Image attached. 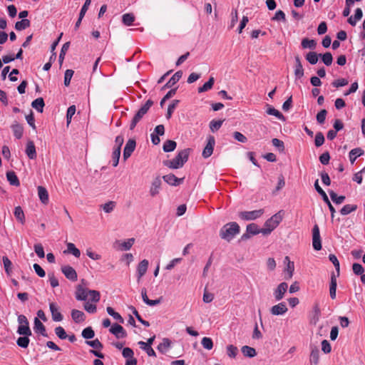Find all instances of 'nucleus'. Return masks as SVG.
<instances>
[{"label":"nucleus","instance_id":"1","mask_svg":"<svg viewBox=\"0 0 365 365\" xmlns=\"http://www.w3.org/2000/svg\"><path fill=\"white\" fill-rule=\"evenodd\" d=\"M190 150V148L180 150L173 160L163 161V165L171 169L182 168L187 161Z\"/></svg>","mask_w":365,"mask_h":365},{"label":"nucleus","instance_id":"2","mask_svg":"<svg viewBox=\"0 0 365 365\" xmlns=\"http://www.w3.org/2000/svg\"><path fill=\"white\" fill-rule=\"evenodd\" d=\"M240 226L235 222L225 224L220 230V236L222 239L230 242L240 232Z\"/></svg>","mask_w":365,"mask_h":365},{"label":"nucleus","instance_id":"3","mask_svg":"<svg viewBox=\"0 0 365 365\" xmlns=\"http://www.w3.org/2000/svg\"><path fill=\"white\" fill-rule=\"evenodd\" d=\"M284 215V211L281 210L264 222L262 234L264 235H269L282 222Z\"/></svg>","mask_w":365,"mask_h":365},{"label":"nucleus","instance_id":"4","mask_svg":"<svg viewBox=\"0 0 365 365\" xmlns=\"http://www.w3.org/2000/svg\"><path fill=\"white\" fill-rule=\"evenodd\" d=\"M153 105V101L150 99L148 100L137 111L131 120L130 129L133 130L136 126L138 123L148 113V110Z\"/></svg>","mask_w":365,"mask_h":365},{"label":"nucleus","instance_id":"5","mask_svg":"<svg viewBox=\"0 0 365 365\" xmlns=\"http://www.w3.org/2000/svg\"><path fill=\"white\" fill-rule=\"evenodd\" d=\"M314 187L317 192L322 197L323 200L327 204L329 209L331 212V219L334 217V213L336 212V210L331 203L330 202L326 192L323 190V189L319 186V180H317L314 182Z\"/></svg>","mask_w":365,"mask_h":365},{"label":"nucleus","instance_id":"6","mask_svg":"<svg viewBox=\"0 0 365 365\" xmlns=\"http://www.w3.org/2000/svg\"><path fill=\"white\" fill-rule=\"evenodd\" d=\"M264 214V210L259 209L253 211H244L240 213L241 219L245 220H254L260 217Z\"/></svg>","mask_w":365,"mask_h":365},{"label":"nucleus","instance_id":"7","mask_svg":"<svg viewBox=\"0 0 365 365\" xmlns=\"http://www.w3.org/2000/svg\"><path fill=\"white\" fill-rule=\"evenodd\" d=\"M312 246L317 251L322 249L319 227L317 225H315L312 229Z\"/></svg>","mask_w":365,"mask_h":365},{"label":"nucleus","instance_id":"8","mask_svg":"<svg viewBox=\"0 0 365 365\" xmlns=\"http://www.w3.org/2000/svg\"><path fill=\"white\" fill-rule=\"evenodd\" d=\"M215 144V138L212 135H210L207 138V143L205 145V147L204 148L202 153V157L204 158H207L210 156H211V155L213 153Z\"/></svg>","mask_w":365,"mask_h":365},{"label":"nucleus","instance_id":"9","mask_svg":"<svg viewBox=\"0 0 365 365\" xmlns=\"http://www.w3.org/2000/svg\"><path fill=\"white\" fill-rule=\"evenodd\" d=\"M136 142L134 139H129L123 150V160L125 161L130 157L133 152L135 150Z\"/></svg>","mask_w":365,"mask_h":365},{"label":"nucleus","instance_id":"10","mask_svg":"<svg viewBox=\"0 0 365 365\" xmlns=\"http://www.w3.org/2000/svg\"><path fill=\"white\" fill-rule=\"evenodd\" d=\"M61 271L65 277L73 282H75L78 279V275L76 270L69 265H65L61 267Z\"/></svg>","mask_w":365,"mask_h":365},{"label":"nucleus","instance_id":"11","mask_svg":"<svg viewBox=\"0 0 365 365\" xmlns=\"http://www.w3.org/2000/svg\"><path fill=\"white\" fill-rule=\"evenodd\" d=\"M287 311L288 308L284 302H280L276 305H274L270 309V313L274 316L283 315Z\"/></svg>","mask_w":365,"mask_h":365},{"label":"nucleus","instance_id":"12","mask_svg":"<svg viewBox=\"0 0 365 365\" xmlns=\"http://www.w3.org/2000/svg\"><path fill=\"white\" fill-rule=\"evenodd\" d=\"M288 288V284L286 282L280 283L274 291V297L277 301L281 300Z\"/></svg>","mask_w":365,"mask_h":365},{"label":"nucleus","instance_id":"13","mask_svg":"<svg viewBox=\"0 0 365 365\" xmlns=\"http://www.w3.org/2000/svg\"><path fill=\"white\" fill-rule=\"evenodd\" d=\"M162 181L159 176L154 178L150 187V195L152 197H155L159 194L161 187Z\"/></svg>","mask_w":365,"mask_h":365},{"label":"nucleus","instance_id":"14","mask_svg":"<svg viewBox=\"0 0 365 365\" xmlns=\"http://www.w3.org/2000/svg\"><path fill=\"white\" fill-rule=\"evenodd\" d=\"M109 331L111 334L115 335L117 339L124 338L127 336L126 331L123 327L118 324H113Z\"/></svg>","mask_w":365,"mask_h":365},{"label":"nucleus","instance_id":"15","mask_svg":"<svg viewBox=\"0 0 365 365\" xmlns=\"http://www.w3.org/2000/svg\"><path fill=\"white\" fill-rule=\"evenodd\" d=\"M148 260L143 259L137 267V277L138 282H140L141 277L144 276L148 270Z\"/></svg>","mask_w":365,"mask_h":365},{"label":"nucleus","instance_id":"16","mask_svg":"<svg viewBox=\"0 0 365 365\" xmlns=\"http://www.w3.org/2000/svg\"><path fill=\"white\" fill-rule=\"evenodd\" d=\"M163 179L168 184L173 185V186H177V185L182 183L183 180H184V178H178L175 175L171 174V173L164 175L163 177Z\"/></svg>","mask_w":365,"mask_h":365},{"label":"nucleus","instance_id":"17","mask_svg":"<svg viewBox=\"0 0 365 365\" xmlns=\"http://www.w3.org/2000/svg\"><path fill=\"white\" fill-rule=\"evenodd\" d=\"M49 309L53 321L61 322L63 320V316L61 312H58V307L55 303H50Z\"/></svg>","mask_w":365,"mask_h":365},{"label":"nucleus","instance_id":"18","mask_svg":"<svg viewBox=\"0 0 365 365\" xmlns=\"http://www.w3.org/2000/svg\"><path fill=\"white\" fill-rule=\"evenodd\" d=\"M295 66H294V75L296 78H301L304 76V68L301 63V59L299 56L294 57Z\"/></svg>","mask_w":365,"mask_h":365},{"label":"nucleus","instance_id":"19","mask_svg":"<svg viewBox=\"0 0 365 365\" xmlns=\"http://www.w3.org/2000/svg\"><path fill=\"white\" fill-rule=\"evenodd\" d=\"M26 153L31 160L36 158V147L33 141L29 140L26 144Z\"/></svg>","mask_w":365,"mask_h":365},{"label":"nucleus","instance_id":"20","mask_svg":"<svg viewBox=\"0 0 365 365\" xmlns=\"http://www.w3.org/2000/svg\"><path fill=\"white\" fill-rule=\"evenodd\" d=\"M88 291L86 289L83 288L81 285H78L77 287V289L76 292V298L79 301H85L87 299L88 296L89 295Z\"/></svg>","mask_w":365,"mask_h":365},{"label":"nucleus","instance_id":"21","mask_svg":"<svg viewBox=\"0 0 365 365\" xmlns=\"http://www.w3.org/2000/svg\"><path fill=\"white\" fill-rule=\"evenodd\" d=\"M34 329L36 333H40L42 336H47V333L46 331L45 326L37 317H35V319H34Z\"/></svg>","mask_w":365,"mask_h":365},{"label":"nucleus","instance_id":"22","mask_svg":"<svg viewBox=\"0 0 365 365\" xmlns=\"http://www.w3.org/2000/svg\"><path fill=\"white\" fill-rule=\"evenodd\" d=\"M71 317H72V319L76 323H78V324L85 321V319H86L85 314L82 311H80L78 309H73L71 311Z\"/></svg>","mask_w":365,"mask_h":365},{"label":"nucleus","instance_id":"23","mask_svg":"<svg viewBox=\"0 0 365 365\" xmlns=\"http://www.w3.org/2000/svg\"><path fill=\"white\" fill-rule=\"evenodd\" d=\"M11 129L13 130L14 136L17 139L21 138L22 136H23V133H24V128H23V126L21 125H20L18 122L15 121L11 125Z\"/></svg>","mask_w":365,"mask_h":365},{"label":"nucleus","instance_id":"24","mask_svg":"<svg viewBox=\"0 0 365 365\" xmlns=\"http://www.w3.org/2000/svg\"><path fill=\"white\" fill-rule=\"evenodd\" d=\"M38 195L41 202L46 205L48 202V193L47 190L43 186L38 187Z\"/></svg>","mask_w":365,"mask_h":365},{"label":"nucleus","instance_id":"25","mask_svg":"<svg viewBox=\"0 0 365 365\" xmlns=\"http://www.w3.org/2000/svg\"><path fill=\"white\" fill-rule=\"evenodd\" d=\"M182 76V71H177L167 82V83L164 86L163 88H171L173 87L179 80L181 78Z\"/></svg>","mask_w":365,"mask_h":365},{"label":"nucleus","instance_id":"26","mask_svg":"<svg viewBox=\"0 0 365 365\" xmlns=\"http://www.w3.org/2000/svg\"><path fill=\"white\" fill-rule=\"evenodd\" d=\"M362 155H364V150L361 148L352 149L349 153V157L351 163L354 164L356 159L358 157L361 156Z\"/></svg>","mask_w":365,"mask_h":365},{"label":"nucleus","instance_id":"27","mask_svg":"<svg viewBox=\"0 0 365 365\" xmlns=\"http://www.w3.org/2000/svg\"><path fill=\"white\" fill-rule=\"evenodd\" d=\"M336 279L334 274H332L331 277V282H330V286H329V294L330 297L332 299H334L336 298Z\"/></svg>","mask_w":365,"mask_h":365},{"label":"nucleus","instance_id":"28","mask_svg":"<svg viewBox=\"0 0 365 365\" xmlns=\"http://www.w3.org/2000/svg\"><path fill=\"white\" fill-rule=\"evenodd\" d=\"M241 351L242 354L246 357L252 358L257 355L256 350L254 348L247 345L243 346L241 349Z\"/></svg>","mask_w":365,"mask_h":365},{"label":"nucleus","instance_id":"29","mask_svg":"<svg viewBox=\"0 0 365 365\" xmlns=\"http://www.w3.org/2000/svg\"><path fill=\"white\" fill-rule=\"evenodd\" d=\"M6 178L10 185L19 186L20 185L18 177L14 171H9L6 173Z\"/></svg>","mask_w":365,"mask_h":365},{"label":"nucleus","instance_id":"30","mask_svg":"<svg viewBox=\"0 0 365 365\" xmlns=\"http://www.w3.org/2000/svg\"><path fill=\"white\" fill-rule=\"evenodd\" d=\"M302 47L303 48H310L314 49L317 46V41L314 39H309L307 38H304L302 39L301 42Z\"/></svg>","mask_w":365,"mask_h":365},{"label":"nucleus","instance_id":"31","mask_svg":"<svg viewBox=\"0 0 365 365\" xmlns=\"http://www.w3.org/2000/svg\"><path fill=\"white\" fill-rule=\"evenodd\" d=\"M214 83L215 78L213 77H210L206 83L198 88V93H203L210 90L212 88Z\"/></svg>","mask_w":365,"mask_h":365},{"label":"nucleus","instance_id":"32","mask_svg":"<svg viewBox=\"0 0 365 365\" xmlns=\"http://www.w3.org/2000/svg\"><path fill=\"white\" fill-rule=\"evenodd\" d=\"M45 106L43 98H38L31 103V106L37 110V111L42 113Z\"/></svg>","mask_w":365,"mask_h":365},{"label":"nucleus","instance_id":"33","mask_svg":"<svg viewBox=\"0 0 365 365\" xmlns=\"http://www.w3.org/2000/svg\"><path fill=\"white\" fill-rule=\"evenodd\" d=\"M319 57L320 56L315 51H310L307 53L305 58L310 64L315 65L318 62Z\"/></svg>","mask_w":365,"mask_h":365},{"label":"nucleus","instance_id":"34","mask_svg":"<svg viewBox=\"0 0 365 365\" xmlns=\"http://www.w3.org/2000/svg\"><path fill=\"white\" fill-rule=\"evenodd\" d=\"M138 344L140 345V347L143 349L148 356H155L156 354L153 349L151 347V346L148 345V344H145L144 341H140L138 342Z\"/></svg>","mask_w":365,"mask_h":365},{"label":"nucleus","instance_id":"35","mask_svg":"<svg viewBox=\"0 0 365 365\" xmlns=\"http://www.w3.org/2000/svg\"><path fill=\"white\" fill-rule=\"evenodd\" d=\"M31 22L29 19H21L15 24V29L17 31H22L29 27Z\"/></svg>","mask_w":365,"mask_h":365},{"label":"nucleus","instance_id":"36","mask_svg":"<svg viewBox=\"0 0 365 365\" xmlns=\"http://www.w3.org/2000/svg\"><path fill=\"white\" fill-rule=\"evenodd\" d=\"M17 333L21 336H31L32 334L29 325H19Z\"/></svg>","mask_w":365,"mask_h":365},{"label":"nucleus","instance_id":"37","mask_svg":"<svg viewBox=\"0 0 365 365\" xmlns=\"http://www.w3.org/2000/svg\"><path fill=\"white\" fill-rule=\"evenodd\" d=\"M171 345V341L168 338H164L163 339V342L160 343L158 346V350L164 354L166 352V350Z\"/></svg>","mask_w":365,"mask_h":365},{"label":"nucleus","instance_id":"38","mask_svg":"<svg viewBox=\"0 0 365 365\" xmlns=\"http://www.w3.org/2000/svg\"><path fill=\"white\" fill-rule=\"evenodd\" d=\"M263 228L259 229L257 225L255 223H251L247 226V232L250 233L251 235H255L259 233L262 234Z\"/></svg>","mask_w":365,"mask_h":365},{"label":"nucleus","instance_id":"39","mask_svg":"<svg viewBox=\"0 0 365 365\" xmlns=\"http://www.w3.org/2000/svg\"><path fill=\"white\" fill-rule=\"evenodd\" d=\"M176 145L177 144L175 141L172 140H168L164 143L163 149L166 153L171 152L175 149Z\"/></svg>","mask_w":365,"mask_h":365},{"label":"nucleus","instance_id":"40","mask_svg":"<svg viewBox=\"0 0 365 365\" xmlns=\"http://www.w3.org/2000/svg\"><path fill=\"white\" fill-rule=\"evenodd\" d=\"M356 209H357V205H356L347 204V205H345L341 209L340 213L342 215H349V213H351L352 212H354Z\"/></svg>","mask_w":365,"mask_h":365},{"label":"nucleus","instance_id":"41","mask_svg":"<svg viewBox=\"0 0 365 365\" xmlns=\"http://www.w3.org/2000/svg\"><path fill=\"white\" fill-rule=\"evenodd\" d=\"M309 360L311 364L315 365L318 364L319 361V351L317 348L312 349Z\"/></svg>","mask_w":365,"mask_h":365},{"label":"nucleus","instance_id":"42","mask_svg":"<svg viewBox=\"0 0 365 365\" xmlns=\"http://www.w3.org/2000/svg\"><path fill=\"white\" fill-rule=\"evenodd\" d=\"M14 216L21 224L24 223V222H25L24 213L20 206L15 207Z\"/></svg>","mask_w":365,"mask_h":365},{"label":"nucleus","instance_id":"43","mask_svg":"<svg viewBox=\"0 0 365 365\" xmlns=\"http://www.w3.org/2000/svg\"><path fill=\"white\" fill-rule=\"evenodd\" d=\"M29 336H20L16 340V344L21 348H27L29 344Z\"/></svg>","mask_w":365,"mask_h":365},{"label":"nucleus","instance_id":"44","mask_svg":"<svg viewBox=\"0 0 365 365\" xmlns=\"http://www.w3.org/2000/svg\"><path fill=\"white\" fill-rule=\"evenodd\" d=\"M319 56L322 58L323 63L326 66H329L331 65L332 61H333V57L330 52H326L324 54L319 53Z\"/></svg>","mask_w":365,"mask_h":365},{"label":"nucleus","instance_id":"45","mask_svg":"<svg viewBox=\"0 0 365 365\" xmlns=\"http://www.w3.org/2000/svg\"><path fill=\"white\" fill-rule=\"evenodd\" d=\"M70 47V42L68 41V42H66L62 48H61V53L59 54V57H58V61H59V63L60 65H61L63 63V61L64 60V58H65V55L67 52V51L68 50Z\"/></svg>","mask_w":365,"mask_h":365},{"label":"nucleus","instance_id":"46","mask_svg":"<svg viewBox=\"0 0 365 365\" xmlns=\"http://www.w3.org/2000/svg\"><path fill=\"white\" fill-rule=\"evenodd\" d=\"M135 21L133 14H125L122 16V21L125 26H131Z\"/></svg>","mask_w":365,"mask_h":365},{"label":"nucleus","instance_id":"47","mask_svg":"<svg viewBox=\"0 0 365 365\" xmlns=\"http://www.w3.org/2000/svg\"><path fill=\"white\" fill-rule=\"evenodd\" d=\"M329 195L332 201L336 204H341L345 200V196H338L337 194L333 190L329 191Z\"/></svg>","mask_w":365,"mask_h":365},{"label":"nucleus","instance_id":"48","mask_svg":"<svg viewBox=\"0 0 365 365\" xmlns=\"http://www.w3.org/2000/svg\"><path fill=\"white\" fill-rule=\"evenodd\" d=\"M82 336L86 339H90L94 337L95 332L92 327H88L85 328L81 333Z\"/></svg>","mask_w":365,"mask_h":365},{"label":"nucleus","instance_id":"49","mask_svg":"<svg viewBox=\"0 0 365 365\" xmlns=\"http://www.w3.org/2000/svg\"><path fill=\"white\" fill-rule=\"evenodd\" d=\"M267 113L268 115H274L279 120H284V115L277 109L272 106H269L267 110Z\"/></svg>","mask_w":365,"mask_h":365},{"label":"nucleus","instance_id":"50","mask_svg":"<svg viewBox=\"0 0 365 365\" xmlns=\"http://www.w3.org/2000/svg\"><path fill=\"white\" fill-rule=\"evenodd\" d=\"M67 250L69 253H71L76 257H79L81 255L80 250L76 247L74 244L71 242L67 244Z\"/></svg>","mask_w":365,"mask_h":365},{"label":"nucleus","instance_id":"51","mask_svg":"<svg viewBox=\"0 0 365 365\" xmlns=\"http://www.w3.org/2000/svg\"><path fill=\"white\" fill-rule=\"evenodd\" d=\"M224 120H212L210 123V130L214 133L217 130H218L220 127L222 126Z\"/></svg>","mask_w":365,"mask_h":365},{"label":"nucleus","instance_id":"52","mask_svg":"<svg viewBox=\"0 0 365 365\" xmlns=\"http://www.w3.org/2000/svg\"><path fill=\"white\" fill-rule=\"evenodd\" d=\"M272 145L280 152L283 153L284 151V142L278 138H273L272 140Z\"/></svg>","mask_w":365,"mask_h":365},{"label":"nucleus","instance_id":"53","mask_svg":"<svg viewBox=\"0 0 365 365\" xmlns=\"http://www.w3.org/2000/svg\"><path fill=\"white\" fill-rule=\"evenodd\" d=\"M238 353V349L234 345H228L227 346V354L230 358H235Z\"/></svg>","mask_w":365,"mask_h":365},{"label":"nucleus","instance_id":"54","mask_svg":"<svg viewBox=\"0 0 365 365\" xmlns=\"http://www.w3.org/2000/svg\"><path fill=\"white\" fill-rule=\"evenodd\" d=\"M2 260H3L5 272H6L7 274H10L11 272V265H12L11 260L6 256H4L2 258Z\"/></svg>","mask_w":365,"mask_h":365},{"label":"nucleus","instance_id":"55","mask_svg":"<svg viewBox=\"0 0 365 365\" xmlns=\"http://www.w3.org/2000/svg\"><path fill=\"white\" fill-rule=\"evenodd\" d=\"M179 102L180 101L178 100H174V101H173L172 103H170L168 106L167 114H166V118L168 119H170L171 118V115H172L175 107L179 103Z\"/></svg>","mask_w":365,"mask_h":365},{"label":"nucleus","instance_id":"56","mask_svg":"<svg viewBox=\"0 0 365 365\" xmlns=\"http://www.w3.org/2000/svg\"><path fill=\"white\" fill-rule=\"evenodd\" d=\"M329 259L332 262V264H334L335 269H336V271L337 272V275L339 276V268H340V264H339V262L337 259V257L333 255V254H330L329 255Z\"/></svg>","mask_w":365,"mask_h":365},{"label":"nucleus","instance_id":"57","mask_svg":"<svg viewBox=\"0 0 365 365\" xmlns=\"http://www.w3.org/2000/svg\"><path fill=\"white\" fill-rule=\"evenodd\" d=\"M115 207V202L114 201H109L102 205L103 210L106 213L111 212Z\"/></svg>","mask_w":365,"mask_h":365},{"label":"nucleus","instance_id":"58","mask_svg":"<svg viewBox=\"0 0 365 365\" xmlns=\"http://www.w3.org/2000/svg\"><path fill=\"white\" fill-rule=\"evenodd\" d=\"M202 346L208 350H210L213 347L212 340L209 337H203L201 341Z\"/></svg>","mask_w":365,"mask_h":365},{"label":"nucleus","instance_id":"59","mask_svg":"<svg viewBox=\"0 0 365 365\" xmlns=\"http://www.w3.org/2000/svg\"><path fill=\"white\" fill-rule=\"evenodd\" d=\"M324 143V136L322 132L317 133L314 139V144L317 147L322 145Z\"/></svg>","mask_w":365,"mask_h":365},{"label":"nucleus","instance_id":"60","mask_svg":"<svg viewBox=\"0 0 365 365\" xmlns=\"http://www.w3.org/2000/svg\"><path fill=\"white\" fill-rule=\"evenodd\" d=\"M73 73H74V71L71 69H67L65 71L64 85L66 86H68L70 85L71 80V78H72Z\"/></svg>","mask_w":365,"mask_h":365},{"label":"nucleus","instance_id":"61","mask_svg":"<svg viewBox=\"0 0 365 365\" xmlns=\"http://www.w3.org/2000/svg\"><path fill=\"white\" fill-rule=\"evenodd\" d=\"M135 239L134 238H130L127 241H125L120 244V247L122 250H129L133 245L134 244Z\"/></svg>","mask_w":365,"mask_h":365},{"label":"nucleus","instance_id":"62","mask_svg":"<svg viewBox=\"0 0 365 365\" xmlns=\"http://www.w3.org/2000/svg\"><path fill=\"white\" fill-rule=\"evenodd\" d=\"M55 334L61 339H66L68 336L64 329L60 326L55 328Z\"/></svg>","mask_w":365,"mask_h":365},{"label":"nucleus","instance_id":"63","mask_svg":"<svg viewBox=\"0 0 365 365\" xmlns=\"http://www.w3.org/2000/svg\"><path fill=\"white\" fill-rule=\"evenodd\" d=\"M327 113V111L325 109H322L317 113L316 118L319 124H323L325 122Z\"/></svg>","mask_w":365,"mask_h":365},{"label":"nucleus","instance_id":"64","mask_svg":"<svg viewBox=\"0 0 365 365\" xmlns=\"http://www.w3.org/2000/svg\"><path fill=\"white\" fill-rule=\"evenodd\" d=\"M352 269L354 273L356 275L361 276L362 274H364L363 273L364 272V269L362 267V265L359 263H354L352 265Z\"/></svg>","mask_w":365,"mask_h":365}]
</instances>
